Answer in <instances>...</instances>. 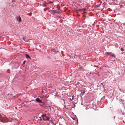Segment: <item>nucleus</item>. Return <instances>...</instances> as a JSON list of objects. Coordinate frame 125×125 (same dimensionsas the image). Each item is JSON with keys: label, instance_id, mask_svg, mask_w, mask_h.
<instances>
[{"label": "nucleus", "instance_id": "a211bd4d", "mask_svg": "<svg viewBox=\"0 0 125 125\" xmlns=\"http://www.w3.org/2000/svg\"><path fill=\"white\" fill-rule=\"evenodd\" d=\"M43 120L44 121H46V119L44 118V117H43Z\"/></svg>", "mask_w": 125, "mask_h": 125}, {"label": "nucleus", "instance_id": "f03ea898", "mask_svg": "<svg viewBox=\"0 0 125 125\" xmlns=\"http://www.w3.org/2000/svg\"><path fill=\"white\" fill-rule=\"evenodd\" d=\"M36 101L38 102L42 103H43L42 101L39 98H37L36 99Z\"/></svg>", "mask_w": 125, "mask_h": 125}, {"label": "nucleus", "instance_id": "a878e982", "mask_svg": "<svg viewBox=\"0 0 125 125\" xmlns=\"http://www.w3.org/2000/svg\"><path fill=\"white\" fill-rule=\"evenodd\" d=\"M56 125V124H55V125Z\"/></svg>", "mask_w": 125, "mask_h": 125}, {"label": "nucleus", "instance_id": "1a4fd4ad", "mask_svg": "<svg viewBox=\"0 0 125 125\" xmlns=\"http://www.w3.org/2000/svg\"><path fill=\"white\" fill-rule=\"evenodd\" d=\"M83 10H86V9H80L78 10V11H82Z\"/></svg>", "mask_w": 125, "mask_h": 125}, {"label": "nucleus", "instance_id": "20e7f679", "mask_svg": "<svg viewBox=\"0 0 125 125\" xmlns=\"http://www.w3.org/2000/svg\"><path fill=\"white\" fill-rule=\"evenodd\" d=\"M25 56L26 57V58L27 59H28V58H29L30 60L31 59V58H30V56L28 54H25Z\"/></svg>", "mask_w": 125, "mask_h": 125}, {"label": "nucleus", "instance_id": "0eeeda50", "mask_svg": "<svg viewBox=\"0 0 125 125\" xmlns=\"http://www.w3.org/2000/svg\"><path fill=\"white\" fill-rule=\"evenodd\" d=\"M57 11L56 10H52V12L54 14L55 13H57Z\"/></svg>", "mask_w": 125, "mask_h": 125}, {"label": "nucleus", "instance_id": "2eb2a0df", "mask_svg": "<svg viewBox=\"0 0 125 125\" xmlns=\"http://www.w3.org/2000/svg\"><path fill=\"white\" fill-rule=\"evenodd\" d=\"M111 55L113 57H115V55L114 54H111Z\"/></svg>", "mask_w": 125, "mask_h": 125}, {"label": "nucleus", "instance_id": "b1692460", "mask_svg": "<svg viewBox=\"0 0 125 125\" xmlns=\"http://www.w3.org/2000/svg\"><path fill=\"white\" fill-rule=\"evenodd\" d=\"M74 119H75V118H74V119H74Z\"/></svg>", "mask_w": 125, "mask_h": 125}, {"label": "nucleus", "instance_id": "f257e3e1", "mask_svg": "<svg viewBox=\"0 0 125 125\" xmlns=\"http://www.w3.org/2000/svg\"><path fill=\"white\" fill-rule=\"evenodd\" d=\"M5 116L4 115L2 116L0 114V121L2 122H5Z\"/></svg>", "mask_w": 125, "mask_h": 125}, {"label": "nucleus", "instance_id": "aec40b11", "mask_svg": "<svg viewBox=\"0 0 125 125\" xmlns=\"http://www.w3.org/2000/svg\"><path fill=\"white\" fill-rule=\"evenodd\" d=\"M98 66H96V65H94V66L95 67H98Z\"/></svg>", "mask_w": 125, "mask_h": 125}, {"label": "nucleus", "instance_id": "dca6fc26", "mask_svg": "<svg viewBox=\"0 0 125 125\" xmlns=\"http://www.w3.org/2000/svg\"><path fill=\"white\" fill-rule=\"evenodd\" d=\"M121 51H123L124 50L123 48H121Z\"/></svg>", "mask_w": 125, "mask_h": 125}, {"label": "nucleus", "instance_id": "6e6552de", "mask_svg": "<svg viewBox=\"0 0 125 125\" xmlns=\"http://www.w3.org/2000/svg\"><path fill=\"white\" fill-rule=\"evenodd\" d=\"M52 51L55 53H57L58 52L56 51L54 49H52Z\"/></svg>", "mask_w": 125, "mask_h": 125}, {"label": "nucleus", "instance_id": "39448f33", "mask_svg": "<svg viewBox=\"0 0 125 125\" xmlns=\"http://www.w3.org/2000/svg\"><path fill=\"white\" fill-rule=\"evenodd\" d=\"M59 10L58 11H57V13H58L59 14H60L62 12V11L60 9H58Z\"/></svg>", "mask_w": 125, "mask_h": 125}, {"label": "nucleus", "instance_id": "412c9836", "mask_svg": "<svg viewBox=\"0 0 125 125\" xmlns=\"http://www.w3.org/2000/svg\"><path fill=\"white\" fill-rule=\"evenodd\" d=\"M15 1L14 0H12V2H15Z\"/></svg>", "mask_w": 125, "mask_h": 125}, {"label": "nucleus", "instance_id": "ddd939ff", "mask_svg": "<svg viewBox=\"0 0 125 125\" xmlns=\"http://www.w3.org/2000/svg\"><path fill=\"white\" fill-rule=\"evenodd\" d=\"M74 97L73 96H72V99L71 98H70V100L71 101H72V100H73V99H74Z\"/></svg>", "mask_w": 125, "mask_h": 125}, {"label": "nucleus", "instance_id": "4468645a", "mask_svg": "<svg viewBox=\"0 0 125 125\" xmlns=\"http://www.w3.org/2000/svg\"><path fill=\"white\" fill-rule=\"evenodd\" d=\"M51 3H53V2L50 1L48 3H47V4H49Z\"/></svg>", "mask_w": 125, "mask_h": 125}, {"label": "nucleus", "instance_id": "f8f14e48", "mask_svg": "<svg viewBox=\"0 0 125 125\" xmlns=\"http://www.w3.org/2000/svg\"><path fill=\"white\" fill-rule=\"evenodd\" d=\"M46 120H49V119H50L49 118L48 116H46Z\"/></svg>", "mask_w": 125, "mask_h": 125}, {"label": "nucleus", "instance_id": "423d86ee", "mask_svg": "<svg viewBox=\"0 0 125 125\" xmlns=\"http://www.w3.org/2000/svg\"><path fill=\"white\" fill-rule=\"evenodd\" d=\"M81 92L83 94H83L85 93V90H81Z\"/></svg>", "mask_w": 125, "mask_h": 125}, {"label": "nucleus", "instance_id": "7ed1b4c3", "mask_svg": "<svg viewBox=\"0 0 125 125\" xmlns=\"http://www.w3.org/2000/svg\"><path fill=\"white\" fill-rule=\"evenodd\" d=\"M17 19L18 21L20 22L21 21V19L20 16H19L18 17H17Z\"/></svg>", "mask_w": 125, "mask_h": 125}, {"label": "nucleus", "instance_id": "4be33fe9", "mask_svg": "<svg viewBox=\"0 0 125 125\" xmlns=\"http://www.w3.org/2000/svg\"><path fill=\"white\" fill-rule=\"evenodd\" d=\"M24 41H25L26 42L27 41H25V40H24Z\"/></svg>", "mask_w": 125, "mask_h": 125}, {"label": "nucleus", "instance_id": "5701e85b", "mask_svg": "<svg viewBox=\"0 0 125 125\" xmlns=\"http://www.w3.org/2000/svg\"><path fill=\"white\" fill-rule=\"evenodd\" d=\"M124 108L125 109V106L124 107Z\"/></svg>", "mask_w": 125, "mask_h": 125}, {"label": "nucleus", "instance_id": "f3484780", "mask_svg": "<svg viewBox=\"0 0 125 125\" xmlns=\"http://www.w3.org/2000/svg\"><path fill=\"white\" fill-rule=\"evenodd\" d=\"M46 114H43V117H45L46 116Z\"/></svg>", "mask_w": 125, "mask_h": 125}, {"label": "nucleus", "instance_id": "9d476101", "mask_svg": "<svg viewBox=\"0 0 125 125\" xmlns=\"http://www.w3.org/2000/svg\"><path fill=\"white\" fill-rule=\"evenodd\" d=\"M106 53L108 55H111V53L110 52H107Z\"/></svg>", "mask_w": 125, "mask_h": 125}, {"label": "nucleus", "instance_id": "6ab92c4d", "mask_svg": "<svg viewBox=\"0 0 125 125\" xmlns=\"http://www.w3.org/2000/svg\"><path fill=\"white\" fill-rule=\"evenodd\" d=\"M26 62V61H24V62H23V64H25V63Z\"/></svg>", "mask_w": 125, "mask_h": 125}, {"label": "nucleus", "instance_id": "9b49d317", "mask_svg": "<svg viewBox=\"0 0 125 125\" xmlns=\"http://www.w3.org/2000/svg\"><path fill=\"white\" fill-rule=\"evenodd\" d=\"M46 4H47V3L46 2H44V3H43V6L44 7H45Z\"/></svg>", "mask_w": 125, "mask_h": 125}, {"label": "nucleus", "instance_id": "393cba45", "mask_svg": "<svg viewBox=\"0 0 125 125\" xmlns=\"http://www.w3.org/2000/svg\"><path fill=\"white\" fill-rule=\"evenodd\" d=\"M74 119H75V118H74V119H74Z\"/></svg>", "mask_w": 125, "mask_h": 125}]
</instances>
